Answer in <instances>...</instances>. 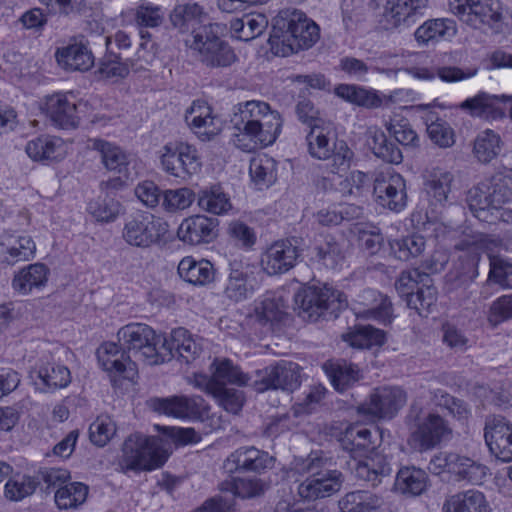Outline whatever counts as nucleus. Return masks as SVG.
<instances>
[{"instance_id": "12", "label": "nucleus", "mask_w": 512, "mask_h": 512, "mask_svg": "<svg viewBox=\"0 0 512 512\" xmlns=\"http://www.w3.org/2000/svg\"><path fill=\"white\" fill-rule=\"evenodd\" d=\"M301 368L297 363L280 360L257 371L255 389L264 392L269 389L293 391L300 386Z\"/></svg>"}, {"instance_id": "15", "label": "nucleus", "mask_w": 512, "mask_h": 512, "mask_svg": "<svg viewBox=\"0 0 512 512\" xmlns=\"http://www.w3.org/2000/svg\"><path fill=\"white\" fill-rule=\"evenodd\" d=\"M96 354L99 364L114 381L123 379L134 382L137 379V363L131 359V355H128L119 343L104 342L97 349Z\"/></svg>"}, {"instance_id": "40", "label": "nucleus", "mask_w": 512, "mask_h": 512, "mask_svg": "<svg viewBox=\"0 0 512 512\" xmlns=\"http://www.w3.org/2000/svg\"><path fill=\"white\" fill-rule=\"evenodd\" d=\"M457 30L453 20L432 19L424 22L414 33L415 39L420 45H428L440 39L455 36Z\"/></svg>"}, {"instance_id": "37", "label": "nucleus", "mask_w": 512, "mask_h": 512, "mask_svg": "<svg viewBox=\"0 0 512 512\" xmlns=\"http://www.w3.org/2000/svg\"><path fill=\"white\" fill-rule=\"evenodd\" d=\"M179 276L188 283L203 286L211 283L215 278L213 264L205 259L196 261L193 257L183 258L178 264Z\"/></svg>"}, {"instance_id": "13", "label": "nucleus", "mask_w": 512, "mask_h": 512, "mask_svg": "<svg viewBox=\"0 0 512 512\" xmlns=\"http://www.w3.org/2000/svg\"><path fill=\"white\" fill-rule=\"evenodd\" d=\"M373 194L378 205L394 212H400L407 204L405 179L391 170L376 174Z\"/></svg>"}, {"instance_id": "61", "label": "nucleus", "mask_w": 512, "mask_h": 512, "mask_svg": "<svg viewBox=\"0 0 512 512\" xmlns=\"http://www.w3.org/2000/svg\"><path fill=\"white\" fill-rule=\"evenodd\" d=\"M437 300V289L433 285L423 284L417 291L408 296L407 306L415 309L420 315L428 312Z\"/></svg>"}, {"instance_id": "19", "label": "nucleus", "mask_w": 512, "mask_h": 512, "mask_svg": "<svg viewBox=\"0 0 512 512\" xmlns=\"http://www.w3.org/2000/svg\"><path fill=\"white\" fill-rule=\"evenodd\" d=\"M484 438L490 452L499 460L512 461V424L504 417L493 416L486 420Z\"/></svg>"}, {"instance_id": "23", "label": "nucleus", "mask_w": 512, "mask_h": 512, "mask_svg": "<svg viewBox=\"0 0 512 512\" xmlns=\"http://www.w3.org/2000/svg\"><path fill=\"white\" fill-rule=\"evenodd\" d=\"M201 348L191 338L188 331L182 327L172 330L169 338L162 343V363L178 360L189 363L199 355Z\"/></svg>"}, {"instance_id": "52", "label": "nucleus", "mask_w": 512, "mask_h": 512, "mask_svg": "<svg viewBox=\"0 0 512 512\" xmlns=\"http://www.w3.org/2000/svg\"><path fill=\"white\" fill-rule=\"evenodd\" d=\"M343 339L352 347L370 349L384 344L385 334L382 330L372 326H363L343 335Z\"/></svg>"}, {"instance_id": "47", "label": "nucleus", "mask_w": 512, "mask_h": 512, "mask_svg": "<svg viewBox=\"0 0 512 512\" xmlns=\"http://www.w3.org/2000/svg\"><path fill=\"white\" fill-rule=\"evenodd\" d=\"M345 512H373L380 508L383 500L369 491H353L347 493L340 502Z\"/></svg>"}, {"instance_id": "11", "label": "nucleus", "mask_w": 512, "mask_h": 512, "mask_svg": "<svg viewBox=\"0 0 512 512\" xmlns=\"http://www.w3.org/2000/svg\"><path fill=\"white\" fill-rule=\"evenodd\" d=\"M406 392L397 386L375 388L369 398L359 405L360 413L377 419H392L405 406Z\"/></svg>"}, {"instance_id": "57", "label": "nucleus", "mask_w": 512, "mask_h": 512, "mask_svg": "<svg viewBox=\"0 0 512 512\" xmlns=\"http://www.w3.org/2000/svg\"><path fill=\"white\" fill-rule=\"evenodd\" d=\"M40 481L28 475L16 476L5 484V496L12 501H20L32 495Z\"/></svg>"}, {"instance_id": "46", "label": "nucleus", "mask_w": 512, "mask_h": 512, "mask_svg": "<svg viewBox=\"0 0 512 512\" xmlns=\"http://www.w3.org/2000/svg\"><path fill=\"white\" fill-rule=\"evenodd\" d=\"M309 154L319 160H327L333 151V143L329 137V131L324 124L310 128L306 135Z\"/></svg>"}, {"instance_id": "17", "label": "nucleus", "mask_w": 512, "mask_h": 512, "mask_svg": "<svg viewBox=\"0 0 512 512\" xmlns=\"http://www.w3.org/2000/svg\"><path fill=\"white\" fill-rule=\"evenodd\" d=\"M201 163L197 151L190 145L166 144L162 153V167L164 170L178 178H185L200 169Z\"/></svg>"}, {"instance_id": "44", "label": "nucleus", "mask_w": 512, "mask_h": 512, "mask_svg": "<svg viewBox=\"0 0 512 512\" xmlns=\"http://www.w3.org/2000/svg\"><path fill=\"white\" fill-rule=\"evenodd\" d=\"M313 253L317 261L328 269L342 266L345 259L341 245L331 236L317 240Z\"/></svg>"}, {"instance_id": "36", "label": "nucleus", "mask_w": 512, "mask_h": 512, "mask_svg": "<svg viewBox=\"0 0 512 512\" xmlns=\"http://www.w3.org/2000/svg\"><path fill=\"white\" fill-rule=\"evenodd\" d=\"M366 134L367 145L377 158L391 164L402 162L403 155L400 148L396 143L388 139L383 130L372 126L368 128Z\"/></svg>"}, {"instance_id": "58", "label": "nucleus", "mask_w": 512, "mask_h": 512, "mask_svg": "<svg viewBox=\"0 0 512 512\" xmlns=\"http://www.w3.org/2000/svg\"><path fill=\"white\" fill-rule=\"evenodd\" d=\"M425 248V239L421 235H411L391 243L395 256L402 261L419 256Z\"/></svg>"}, {"instance_id": "59", "label": "nucleus", "mask_w": 512, "mask_h": 512, "mask_svg": "<svg viewBox=\"0 0 512 512\" xmlns=\"http://www.w3.org/2000/svg\"><path fill=\"white\" fill-rule=\"evenodd\" d=\"M88 212L100 222H111L119 214L120 204L112 197H98L88 204Z\"/></svg>"}, {"instance_id": "63", "label": "nucleus", "mask_w": 512, "mask_h": 512, "mask_svg": "<svg viewBox=\"0 0 512 512\" xmlns=\"http://www.w3.org/2000/svg\"><path fill=\"white\" fill-rule=\"evenodd\" d=\"M427 133L430 140L440 148H449L455 143L453 129L442 119H437L428 124Z\"/></svg>"}, {"instance_id": "14", "label": "nucleus", "mask_w": 512, "mask_h": 512, "mask_svg": "<svg viewBox=\"0 0 512 512\" xmlns=\"http://www.w3.org/2000/svg\"><path fill=\"white\" fill-rule=\"evenodd\" d=\"M428 0H386L379 24L386 31L401 30L416 23Z\"/></svg>"}, {"instance_id": "62", "label": "nucleus", "mask_w": 512, "mask_h": 512, "mask_svg": "<svg viewBox=\"0 0 512 512\" xmlns=\"http://www.w3.org/2000/svg\"><path fill=\"white\" fill-rule=\"evenodd\" d=\"M490 271L488 280L505 288H512V263L488 252Z\"/></svg>"}, {"instance_id": "6", "label": "nucleus", "mask_w": 512, "mask_h": 512, "mask_svg": "<svg viewBox=\"0 0 512 512\" xmlns=\"http://www.w3.org/2000/svg\"><path fill=\"white\" fill-rule=\"evenodd\" d=\"M294 301L302 317L314 320L327 315L336 318L347 307L346 296L327 285L303 287L295 294Z\"/></svg>"}, {"instance_id": "8", "label": "nucleus", "mask_w": 512, "mask_h": 512, "mask_svg": "<svg viewBox=\"0 0 512 512\" xmlns=\"http://www.w3.org/2000/svg\"><path fill=\"white\" fill-rule=\"evenodd\" d=\"M119 465L124 472L151 471L158 468L160 439L141 433L129 435L123 443Z\"/></svg>"}, {"instance_id": "32", "label": "nucleus", "mask_w": 512, "mask_h": 512, "mask_svg": "<svg viewBox=\"0 0 512 512\" xmlns=\"http://www.w3.org/2000/svg\"><path fill=\"white\" fill-rule=\"evenodd\" d=\"M49 273V268L43 263L29 264L15 274L12 287L19 294L28 295L46 285Z\"/></svg>"}, {"instance_id": "54", "label": "nucleus", "mask_w": 512, "mask_h": 512, "mask_svg": "<svg viewBox=\"0 0 512 512\" xmlns=\"http://www.w3.org/2000/svg\"><path fill=\"white\" fill-rule=\"evenodd\" d=\"M385 128L398 144L403 146H417L419 138L417 133L411 127L408 119L401 115H394L385 122Z\"/></svg>"}, {"instance_id": "60", "label": "nucleus", "mask_w": 512, "mask_h": 512, "mask_svg": "<svg viewBox=\"0 0 512 512\" xmlns=\"http://www.w3.org/2000/svg\"><path fill=\"white\" fill-rule=\"evenodd\" d=\"M115 433L116 425L114 421L106 415L97 417L89 427L90 441L98 447H104Z\"/></svg>"}, {"instance_id": "22", "label": "nucleus", "mask_w": 512, "mask_h": 512, "mask_svg": "<svg viewBox=\"0 0 512 512\" xmlns=\"http://www.w3.org/2000/svg\"><path fill=\"white\" fill-rule=\"evenodd\" d=\"M160 218L144 213L129 220L124 227L123 237L130 244L139 247H147L159 237Z\"/></svg>"}, {"instance_id": "5", "label": "nucleus", "mask_w": 512, "mask_h": 512, "mask_svg": "<svg viewBox=\"0 0 512 512\" xmlns=\"http://www.w3.org/2000/svg\"><path fill=\"white\" fill-rule=\"evenodd\" d=\"M496 242L483 236L475 237L472 242L462 240L456 245L458 255L447 273L449 291L462 289L465 291L478 276V265L481 252L491 251Z\"/></svg>"}, {"instance_id": "50", "label": "nucleus", "mask_w": 512, "mask_h": 512, "mask_svg": "<svg viewBox=\"0 0 512 512\" xmlns=\"http://www.w3.org/2000/svg\"><path fill=\"white\" fill-rule=\"evenodd\" d=\"M88 495V486L81 482L66 483L55 493V503L59 509L77 508L82 505Z\"/></svg>"}, {"instance_id": "39", "label": "nucleus", "mask_w": 512, "mask_h": 512, "mask_svg": "<svg viewBox=\"0 0 512 512\" xmlns=\"http://www.w3.org/2000/svg\"><path fill=\"white\" fill-rule=\"evenodd\" d=\"M452 461L450 475L457 481H467L471 484L479 485L487 476L488 468L469 457L454 453Z\"/></svg>"}, {"instance_id": "18", "label": "nucleus", "mask_w": 512, "mask_h": 512, "mask_svg": "<svg viewBox=\"0 0 512 512\" xmlns=\"http://www.w3.org/2000/svg\"><path fill=\"white\" fill-rule=\"evenodd\" d=\"M273 465L274 458L268 452L253 446L238 448L224 461V469L229 473H262Z\"/></svg>"}, {"instance_id": "33", "label": "nucleus", "mask_w": 512, "mask_h": 512, "mask_svg": "<svg viewBox=\"0 0 512 512\" xmlns=\"http://www.w3.org/2000/svg\"><path fill=\"white\" fill-rule=\"evenodd\" d=\"M207 17L204 7L198 3H185L179 4L174 7L169 15V20L173 28L181 33H186L191 30V35L194 30H198L197 25L202 24Z\"/></svg>"}, {"instance_id": "41", "label": "nucleus", "mask_w": 512, "mask_h": 512, "mask_svg": "<svg viewBox=\"0 0 512 512\" xmlns=\"http://www.w3.org/2000/svg\"><path fill=\"white\" fill-rule=\"evenodd\" d=\"M324 368L333 387L339 392L346 391L361 378L360 369L346 361L327 363Z\"/></svg>"}, {"instance_id": "3", "label": "nucleus", "mask_w": 512, "mask_h": 512, "mask_svg": "<svg viewBox=\"0 0 512 512\" xmlns=\"http://www.w3.org/2000/svg\"><path fill=\"white\" fill-rule=\"evenodd\" d=\"M406 423L410 431L409 443L419 451L434 449L452 436V428L443 416L420 406L410 407Z\"/></svg>"}, {"instance_id": "2", "label": "nucleus", "mask_w": 512, "mask_h": 512, "mask_svg": "<svg viewBox=\"0 0 512 512\" xmlns=\"http://www.w3.org/2000/svg\"><path fill=\"white\" fill-rule=\"evenodd\" d=\"M320 38L319 26L297 9H283L273 19L269 43L279 56L311 48Z\"/></svg>"}, {"instance_id": "10", "label": "nucleus", "mask_w": 512, "mask_h": 512, "mask_svg": "<svg viewBox=\"0 0 512 512\" xmlns=\"http://www.w3.org/2000/svg\"><path fill=\"white\" fill-rule=\"evenodd\" d=\"M450 11L463 23L474 29L488 26L499 30L502 21L498 0H449Z\"/></svg>"}, {"instance_id": "21", "label": "nucleus", "mask_w": 512, "mask_h": 512, "mask_svg": "<svg viewBox=\"0 0 512 512\" xmlns=\"http://www.w3.org/2000/svg\"><path fill=\"white\" fill-rule=\"evenodd\" d=\"M218 220L194 215L182 221L177 230L180 240L190 245L211 243L217 237Z\"/></svg>"}, {"instance_id": "51", "label": "nucleus", "mask_w": 512, "mask_h": 512, "mask_svg": "<svg viewBox=\"0 0 512 512\" xmlns=\"http://www.w3.org/2000/svg\"><path fill=\"white\" fill-rule=\"evenodd\" d=\"M395 485L403 494L420 495L426 488L425 472L416 468H403L397 473Z\"/></svg>"}, {"instance_id": "26", "label": "nucleus", "mask_w": 512, "mask_h": 512, "mask_svg": "<svg viewBox=\"0 0 512 512\" xmlns=\"http://www.w3.org/2000/svg\"><path fill=\"white\" fill-rule=\"evenodd\" d=\"M45 113L51 122L60 128H76L79 122L76 104L65 94H54L47 97Z\"/></svg>"}, {"instance_id": "7", "label": "nucleus", "mask_w": 512, "mask_h": 512, "mask_svg": "<svg viewBox=\"0 0 512 512\" xmlns=\"http://www.w3.org/2000/svg\"><path fill=\"white\" fill-rule=\"evenodd\" d=\"M326 462L316 453H311L304 461L302 470L309 473V476L298 487L301 498L309 501L325 498L341 489L342 473L326 468Z\"/></svg>"}, {"instance_id": "25", "label": "nucleus", "mask_w": 512, "mask_h": 512, "mask_svg": "<svg viewBox=\"0 0 512 512\" xmlns=\"http://www.w3.org/2000/svg\"><path fill=\"white\" fill-rule=\"evenodd\" d=\"M359 307H355L357 317L374 319L382 323L390 322L392 303L389 298L374 289H366L359 295Z\"/></svg>"}, {"instance_id": "35", "label": "nucleus", "mask_w": 512, "mask_h": 512, "mask_svg": "<svg viewBox=\"0 0 512 512\" xmlns=\"http://www.w3.org/2000/svg\"><path fill=\"white\" fill-rule=\"evenodd\" d=\"M391 466L387 457L380 453H374L358 461L354 467L357 478L371 482L373 486L381 483L384 477L391 474Z\"/></svg>"}, {"instance_id": "9", "label": "nucleus", "mask_w": 512, "mask_h": 512, "mask_svg": "<svg viewBox=\"0 0 512 512\" xmlns=\"http://www.w3.org/2000/svg\"><path fill=\"white\" fill-rule=\"evenodd\" d=\"M118 342L134 361L144 365L154 366L159 362V352L156 347V332L144 323H130L119 329Z\"/></svg>"}, {"instance_id": "20", "label": "nucleus", "mask_w": 512, "mask_h": 512, "mask_svg": "<svg viewBox=\"0 0 512 512\" xmlns=\"http://www.w3.org/2000/svg\"><path fill=\"white\" fill-rule=\"evenodd\" d=\"M298 249L289 240H280L271 244L263 253L261 266L268 275L288 272L296 264Z\"/></svg>"}, {"instance_id": "48", "label": "nucleus", "mask_w": 512, "mask_h": 512, "mask_svg": "<svg viewBox=\"0 0 512 512\" xmlns=\"http://www.w3.org/2000/svg\"><path fill=\"white\" fill-rule=\"evenodd\" d=\"M97 73L102 79L116 82L129 74V66L122 61L121 56L114 51V48L108 45V51L100 60Z\"/></svg>"}, {"instance_id": "56", "label": "nucleus", "mask_w": 512, "mask_h": 512, "mask_svg": "<svg viewBox=\"0 0 512 512\" xmlns=\"http://www.w3.org/2000/svg\"><path fill=\"white\" fill-rule=\"evenodd\" d=\"M500 152V137L487 129L481 132L474 142V154L480 162L488 163Z\"/></svg>"}, {"instance_id": "28", "label": "nucleus", "mask_w": 512, "mask_h": 512, "mask_svg": "<svg viewBox=\"0 0 512 512\" xmlns=\"http://www.w3.org/2000/svg\"><path fill=\"white\" fill-rule=\"evenodd\" d=\"M57 64L66 71H88L94 65V56L82 43H70L55 52Z\"/></svg>"}, {"instance_id": "16", "label": "nucleus", "mask_w": 512, "mask_h": 512, "mask_svg": "<svg viewBox=\"0 0 512 512\" xmlns=\"http://www.w3.org/2000/svg\"><path fill=\"white\" fill-rule=\"evenodd\" d=\"M224 296L233 302H241L251 297L257 286L252 267L242 260L229 261Z\"/></svg>"}, {"instance_id": "53", "label": "nucleus", "mask_w": 512, "mask_h": 512, "mask_svg": "<svg viewBox=\"0 0 512 512\" xmlns=\"http://www.w3.org/2000/svg\"><path fill=\"white\" fill-rule=\"evenodd\" d=\"M453 180L452 173L448 171L437 169L431 173L426 182V190L435 204L442 205L447 201Z\"/></svg>"}, {"instance_id": "31", "label": "nucleus", "mask_w": 512, "mask_h": 512, "mask_svg": "<svg viewBox=\"0 0 512 512\" xmlns=\"http://www.w3.org/2000/svg\"><path fill=\"white\" fill-rule=\"evenodd\" d=\"M206 380L205 377L200 376L196 379L193 386L206 394L213 396L219 404L227 411L233 414H238L243 407L245 398L242 391L237 389L225 388L222 385L212 383H202Z\"/></svg>"}, {"instance_id": "38", "label": "nucleus", "mask_w": 512, "mask_h": 512, "mask_svg": "<svg viewBox=\"0 0 512 512\" xmlns=\"http://www.w3.org/2000/svg\"><path fill=\"white\" fill-rule=\"evenodd\" d=\"M64 145L61 139L42 135L30 140L25 151L34 161H54L63 157Z\"/></svg>"}, {"instance_id": "64", "label": "nucleus", "mask_w": 512, "mask_h": 512, "mask_svg": "<svg viewBox=\"0 0 512 512\" xmlns=\"http://www.w3.org/2000/svg\"><path fill=\"white\" fill-rule=\"evenodd\" d=\"M353 155V151L344 141L333 142V151L330 155V171L339 175L348 171L351 166Z\"/></svg>"}, {"instance_id": "43", "label": "nucleus", "mask_w": 512, "mask_h": 512, "mask_svg": "<svg viewBox=\"0 0 512 512\" xmlns=\"http://www.w3.org/2000/svg\"><path fill=\"white\" fill-rule=\"evenodd\" d=\"M268 26L265 15L252 13L241 18L232 19L230 28L234 35L242 41H250L260 36Z\"/></svg>"}, {"instance_id": "24", "label": "nucleus", "mask_w": 512, "mask_h": 512, "mask_svg": "<svg viewBox=\"0 0 512 512\" xmlns=\"http://www.w3.org/2000/svg\"><path fill=\"white\" fill-rule=\"evenodd\" d=\"M93 148L100 153L105 168L117 173H125L126 178H136L135 161L120 147L102 139L93 141Z\"/></svg>"}, {"instance_id": "45", "label": "nucleus", "mask_w": 512, "mask_h": 512, "mask_svg": "<svg viewBox=\"0 0 512 512\" xmlns=\"http://www.w3.org/2000/svg\"><path fill=\"white\" fill-rule=\"evenodd\" d=\"M335 94L352 104L369 109L380 107L382 103L376 92L352 84L338 85Z\"/></svg>"}, {"instance_id": "29", "label": "nucleus", "mask_w": 512, "mask_h": 512, "mask_svg": "<svg viewBox=\"0 0 512 512\" xmlns=\"http://www.w3.org/2000/svg\"><path fill=\"white\" fill-rule=\"evenodd\" d=\"M443 512H492L485 494L476 489L457 492L448 497L442 507Z\"/></svg>"}, {"instance_id": "4", "label": "nucleus", "mask_w": 512, "mask_h": 512, "mask_svg": "<svg viewBox=\"0 0 512 512\" xmlns=\"http://www.w3.org/2000/svg\"><path fill=\"white\" fill-rule=\"evenodd\" d=\"M221 32L222 27L218 23L201 25L185 39V45L206 66H230L236 61V55L230 45L220 38Z\"/></svg>"}, {"instance_id": "42", "label": "nucleus", "mask_w": 512, "mask_h": 512, "mask_svg": "<svg viewBox=\"0 0 512 512\" xmlns=\"http://www.w3.org/2000/svg\"><path fill=\"white\" fill-rule=\"evenodd\" d=\"M197 204L205 212L221 215L232 208L230 198L219 185L200 189L197 193Z\"/></svg>"}, {"instance_id": "34", "label": "nucleus", "mask_w": 512, "mask_h": 512, "mask_svg": "<svg viewBox=\"0 0 512 512\" xmlns=\"http://www.w3.org/2000/svg\"><path fill=\"white\" fill-rule=\"evenodd\" d=\"M210 371H212V376L208 377L204 374H194L192 385L196 383V379L200 376L205 377L206 380L203 383H216L218 385L225 384H236L239 386L245 385L248 381V377L240 371V369L233 365L232 361L229 359H215L213 363L210 365Z\"/></svg>"}, {"instance_id": "30", "label": "nucleus", "mask_w": 512, "mask_h": 512, "mask_svg": "<svg viewBox=\"0 0 512 512\" xmlns=\"http://www.w3.org/2000/svg\"><path fill=\"white\" fill-rule=\"evenodd\" d=\"M378 431L363 424H352L348 426L340 438L344 450L361 454L373 450L377 445Z\"/></svg>"}, {"instance_id": "27", "label": "nucleus", "mask_w": 512, "mask_h": 512, "mask_svg": "<svg viewBox=\"0 0 512 512\" xmlns=\"http://www.w3.org/2000/svg\"><path fill=\"white\" fill-rule=\"evenodd\" d=\"M35 385L44 393L67 387L71 382L70 370L54 361H42L35 371Z\"/></svg>"}, {"instance_id": "49", "label": "nucleus", "mask_w": 512, "mask_h": 512, "mask_svg": "<svg viewBox=\"0 0 512 512\" xmlns=\"http://www.w3.org/2000/svg\"><path fill=\"white\" fill-rule=\"evenodd\" d=\"M249 173L258 189L269 187L276 179L275 161L267 155L255 156L250 161Z\"/></svg>"}, {"instance_id": "1", "label": "nucleus", "mask_w": 512, "mask_h": 512, "mask_svg": "<svg viewBox=\"0 0 512 512\" xmlns=\"http://www.w3.org/2000/svg\"><path fill=\"white\" fill-rule=\"evenodd\" d=\"M231 123L238 131L234 134V145L246 152L273 144L282 127L280 114L259 100L237 104Z\"/></svg>"}, {"instance_id": "55", "label": "nucleus", "mask_w": 512, "mask_h": 512, "mask_svg": "<svg viewBox=\"0 0 512 512\" xmlns=\"http://www.w3.org/2000/svg\"><path fill=\"white\" fill-rule=\"evenodd\" d=\"M254 314L256 320L261 324L279 321L283 314V304L280 298H276L272 293H267L255 302Z\"/></svg>"}]
</instances>
